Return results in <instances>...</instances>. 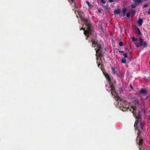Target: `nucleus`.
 <instances>
[{
  "mask_svg": "<svg viewBox=\"0 0 150 150\" xmlns=\"http://www.w3.org/2000/svg\"><path fill=\"white\" fill-rule=\"evenodd\" d=\"M149 65H150V61H149Z\"/></svg>",
  "mask_w": 150,
  "mask_h": 150,
  "instance_id": "nucleus-35",
  "label": "nucleus"
},
{
  "mask_svg": "<svg viewBox=\"0 0 150 150\" xmlns=\"http://www.w3.org/2000/svg\"><path fill=\"white\" fill-rule=\"evenodd\" d=\"M111 69L112 70V71L114 74H117V71H116L115 70V69L113 67H111Z\"/></svg>",
  "mask_w": 150,
  "mask_h": 150,
  "instance_id": "nucleus-11",
  "label": "nucleus"
},
{
  "mask_svg": "<svg viewBox=\"0 0 150 150\" xmlns=\"http://www.w3.org/2000/svg\"><path fill=\"white\" fill-rule=\"evenodd\" d=\"M143 142L144 140L142 138L140 137H137L136 142L139 145H141L143 144Z\"/></svg>",
  "mask_w": 150,
  "mask_h": 150,
  "instance_id": "nucleus-5",
  "label": "nucleus"
},
{
  "mask_svg": "<svg viewBox=\"0 0 150 150\" xmlns=\"http://www.w3.org/2000/svg\"><path fill=\"white\" fill-rule=\"evenodd\" d=\"M126 16L127 17H129L130 16V13L129 12H128L126 14Z\"/></svg>",
  "mask_w": 150,
  "mask_h": 150,
  "instance_id": "nucleus-27",
  "label": "nucleus"
},
{
  "mask_svg": "<svg viewBox=\"0 0 150 150\" xmlns=\"http://www.w3.org/2000/svg\"><path fill=\"white\" fill-rule=\"evenodd\" d=\"M139 44L137 42L134 43L136 46L137 47H138L139 46H143L144 47H146L148 46V44L146 41H144V39H142L141 37L139 38Z\"/></svg>",
  "mask_w": 150,
  "mask_h": 150,
  "instance_id": "nucleus-4",
  "label": "nucleus"
},
{
  "mask_svg": "<svg viewBox=\"0 0 150 150\" xmlns=\"http://www.w3.org/2000/svg\"><path fill=\"white\" fill-rule=\"evenodd\" d=\"M102 52L104 53V55H104V53H104H104L103 51H102ZM96 57H99V58H100V62H99V63L98 64V66L99 67L101 68V67H102V64L100 63V62H101V63H102V58H103V57H104V56L103 57H102L100 58V57H99V54H98V53H97V56H96Z\"/></svg>",
  "mask_w": 150,
  "mask_h": 150,
  "instance_id": "nucleus-6",
  "label": "nucleus"
},
{
  "mask_svg": "<svg viewBox=\"0 0 150 150\" xmlns=\"http://www.w3.org/2000/svg\"><path fill=\"white\" fill-rule=\"evenodd\" d=\"M136 33L138 35H141V33L139 30V29L138 28H137L136 29Z\"/></svg>",
  "mask_w": 150,
  "mask_h": 150,
  "instance_id": "nucleus-8",
  "label": "nucleus"
},
{
  "mask_svg": "<svg viewBox=\"0 0 150 150\" xmlns=\"http://www.w3.org/2000/svg\"><path fill=\"white\" fill-rule=\"evenodd\" d=\"M139 149H141V148L139 146Z\"/></svg>",
  "mask_w": 150,
  "mask_h": 150,
  "instance_id": "nucleus-34",
  "label": "nucleus"
},
{
  "mask_svg": "<svg viewBox=\"0 0 150 150\" xmlns=\"http://www.w3.org/2000/svg\"><path fill=\"white\" fill-rule=\"evenodd\" d=\"M148 6V5L146 4L144 5V7L145 8L147 7Z\"/></svg>",
  "mask_w": 150,
  "mask_h": 150,
  "instance_id": "nucleus-32",
  "label": "nucleus"
},
{
  "mask_svg": "<svg viewBox=\"0 0 150 150\" xmlns=\"http://www.w3.org/2000/svg\"><path fill=\"white\" fill-rule=\"evenodd\" d=\"M140 94H143L145 95L146 93V91L145 89L142 88L140 90Z\"/></svg>",
  "mask_w": 150,
  "mask_h": 150,
  "instance_id": "nucleus-10",
  "label": "nucleus"
},
{
  "mask_svg": "<svg viewBox=\"0 0 150 150\" xmlns=\"http://www.w3.org/2000/svg\"><path fill=\"white\" fill-rule=\"evenodd\" d=\"M121 11L120 9H115L114 11V13L115 14H117L119 13Z\"/></svg>",
  "mask_w": 150,
  "mask_h": 150,
  "instance_id": "nucleus-12",
  "label": "nucleus"
},
{
  "mask_svg": "<svg viewBox=\"0 0 150 150\" xmlns=\"http://www.w3.org/2000/svg\"><path fill=\"white\" fill-rule=\"evenodd\" d=\"M71 6H72V10L74 11L75 13H76L77 11H76V10H75V8H78L77 6L74 2L72 3Z\"/></svg>",
  "mask_w": 150,
  "mask_h": 150,
  "instance_id": "nucleus-7",
  "label": "nucleus"
},
{
  "mask_svg": "<svg viewBox=\"0 0 150 150\" xmlns=\"http://www.w3.org/2000/svg\"><path fill=\"white\" fill-rule=\"evenodd\" d=\"M134 1L137 4H140L142 2L141 0H134Z\"/></svg>",
  "mask_w": 150,
  "mask_h": 150,
  "instance_id": "nucleus-16",
  "label": "nucleus"
},
{
  "mask_svg": "<svg viewBox=\"0 0 150 150\" xmlns=\"http://www.w3.org/2000/svg\"><path fill=\"white\" fill-rule=\"evenodd\" d=\"M130 104V103H127L126 100L123 101L121 104L122 106L123 107L122 110L123 111H130L133 113L134 117L136 118L137 120L134 125V127L135 129L138 131L137 137H140L141 132L138 129L139 128L137 127V125L139 122V127L141 128V129L142 130L143 129V127L145 125V123L143 121L141 120L142 118L140 116L139 111H138V112H137L136 108L133 106H129V105Z\"/></svg>",
  "mask_w": 150,
  "mask_h": 150,
  "instance_id": "nucleus-2",
  "label": "nucleus"
},
{
  "mask_svg": "<svg viewBox=\"0 0 150 150\" xmlns=\"http://www.w3.org/2000/svg\"><path fill=\"white\" fill-rule=\"evenodd\" d=\"M106 79L108 80L110 85L106 86V90L108 92H110L112 95L114 97L115 99L117 100L120 99L117 93L115 90V85L116 81L112 77H110L109 74L105 73L104 74Z\"/></svg>",
  "mask_w": 150,
  "mask_h": 150,
  "instance_id": "nucleus-3",
  "label": "nucleus"
},
{
  "mask_svg": "<svg viewBox=\"0 0 150 150\" xmlns=\"http://www.w3.org/2000/svg\"><path fill=\"white\" fill-rule=\"evenodd\" d=\"M119 45L120 46H122L123 45V42L122 41L120 42L119 43Z\"/></svg>",
  "mask_w": 150,
  "mask_h": 150,
  "instance_id": "nucleus-23",
  "label": "nucleus"
},
{
  "mask_svg": "<svg viewBox=\"0 0 150 150\" xmlns=\"http://www.w3.org/2000/svg\"><path fill=\"white\" fill-rule=\"evenodd\" d=\"M121 62L122 63L125 64L126 62V59L125 58H122L121 60Z\"/></svg>",
  "mask_w": 150,
  "mask_h": 150,
  "instance_id": "nucleus-13",
  "label": "nucleus"
},
{
  "mask_svg": "<svg viewBox=\"0 0 150 150\" xmlns=\"http://www.w3.org/2000/svg\"><path fill=\"white\" fill-rule=\"evenodd\" d=\"M98 12H99L100 13H101V9H98Z\"/></svg>",
  "mask_w": 150,
  "mask_h": 150,
  "instance_id": "nucleus-30",
  "label": "nucleus"
},
{
  "mask_svg": "<svg viewBox=\"0 0 150 150\" xmlns=\"http://www.w3.org/2000/svg\"><path fill=\"white\" fill-rule=\"evenodd\" d=\"M143 22V20L141 18L139 19V20L137 22V23L140 26L142 25Z\"/></svg>",
  "mask_w": 150,
  "mask_h": 150,
  "instance_id": "nucleus-9",
  "label": "nucleus"
},
{
  "mask_svg": "<svg viewBox=\"0 0 150 150\" xmlns=\"http://www.w3.org/2000/svg\"><path fill=\"white\" fill-rule=\"evenodd\" d=\"M116 74L117 76H119L121 78L122 77H123V75L120 73V74H118L117 73V74Z\"/></svg>",
  "mask_w": 150,
  "mask_h": 150,
  "instance_id": "nucleus-21",
  "label": "nucleus"
},
{
  "mask_svg": "<svg viewBox=\"0 0 150 150\" xmlns=\"http://www.w3.org/2000/svg\"><path fill=\"white\" fill-rule=\"evenodd\" d=\"M119 92H120V93H122L123 92V91L122 88H120L119 89Z\"/></svg>",
  "mask_w": 150,
  "mask_h": 150,
  "instance_id": "nucleus-24",
  "label": "nucleus"
},
{
  "mask_svg": "<svg viewBox=\"0 0 150 150\" xmlns=\"http://www.w3.org/2000/svg\"><path fill=\"white\" fill-rule=\"evenodd\" d=\"M147 13L150 15V8L149 9Z\"/></svg>",
  "mask_w": 150,
  "mask_h": 150,
  "instance_id": "nucleus-29",
  "label": "nucleus"
},
{
  "mask_svg": "<svg viewBox=\"0 0 150 150\" xmlns=\"http://www.w3.org/2000/svg\"><path fill=\"white\" fill-rule=\"evenodd\" d=\"M80 18L84 22L86 26V30L85 29V28H82V29L84 30V34L87 36L86 39H87L88 38H89L90 35L91 34L93 35L91 40L92 42V47H96L95 49L96 52V55L97 56V53H98L100 57L101 58L103 57L104 56V53L102 52V50H103V49H102L101 45L100 43L96 42L95 40V39L97 37V35L96 32L92 30V25L90 23V21L88 18H83L82 16L80 17Z\"/></svg>",
  "mask_w": 150,
  "mask_h": 150,
  "instance_id": "nucleus-1",
  "label": "nucleus"
},
{
  "mask_svg": "<svg viewBox=\"0 0 150 150\" xmlns=\"http://www.w3.org/2000/svg\"><path fill=\"white\" fill-rule=\"evenodd\" d=\"M86 3L88 5L89 7L90 8H91L92 7V6H91V4L88 1H86Z\"/></svg>",
  "mask_w": 150,
  "mask_h": 150,
  "instance_id": "nucleus-17",
  "label": "nucleus"
},
{
  "mask_svg": "<svg viewBox=\"0 0 150 150\" xmlns=\"http://www.w3.org/2000/svg\"><path fill=\"white\" fill-rule=\"evenodd\" d=\"M137 6V4L136 3H134L133 4H132L131 6V7L133 8H134L136 7Z\"/></svg>",
  "mask_w": 150,
  "mask_h": 150,
  "instance_id": "nucleus-18",
  "label": "nucleus"
},
{
  "mask_svg": "<svg viewBox=\"0 0 150 150\" xmlns=\"http://www.w3.org/2000/svg\"><path fill=\"white\" fill-rule=\"evenodd\" d=\"M132 41H133V42H134V41H138V39L137 38H135L134 37H132L131 38Z\"/></svg>",
  "mask_w": 150,
  "mask_h": 150,
  "instance_id": "nucleus-19",
  "label": "nucleus"
},
{
  "mask_svg": "<svg viewBox=\"0 0 150 150\" xmlns=\"http://www.w3.org/2000/svg\"><path fill=\"white\" fill-rule=\"evenodd\" d=\"M131 12L132 13V16H133L136 13V11L134 9H132L131 10Z\"/></svg>",
  "mask_w": 150,
  "mask_h": 150,
  "instance_id": "nucleus-14",
  "label": "nucleus"
},
{
  "mask_svg": "<svg viewBox=\"0 0 150 150\" xmlns=\"http://www.w3.org/2000/svg\"><path fill=\"white\" fill-rule=\"evenodd\" d=\"M126 11H127L126 8L125 7L124 8H123V9L122 10V12H123V16H125V13H126Z\"/></svg>",
  "mask_w": 150,
  "mask_h": 150,
  "instance_id": "nucleus-15",
  "label": "nucleus"
},
{
  "mask_svg": "<svg viewBox=\"0 0 150 150\" xmlns=\"http://www.w3.org/2000/svg\"><path fill=\"white\" fill-rule=\"evenodd\" d=\"M109 1L110 2H112L114 1V0H109Z\"/></svg>",
  "mask_w": 150,
  "mask_h": 150,
  "instance_id": "nucleus-31",
  "label": "nucleus"
},
{
  "mask_svg": "<svg viewBox=\"0 0 150 150\" xmlns=\"http://www.w3.org/2000/svg\"><path fill=\"white\" fill-rule=\"evenodd\" d=\"M134 101L136 103V104H138L139 103V100L138 99H135L134 100Z\"/></svg>",
  "mask_w": 150,
  "mask_h": 150,
  "instance_id": "nucleus-20",
  "label": "nucleus"
},
{
  "mask_svg": "<svg viewBox=\"0 0 150 150\" xmlns=\"http://www.w3.org/2000/svg\"><path fill=\"white\" fill-rule=\"evenodd\" d=\"M123 55L125 58H127L128 57L127 53H124Z\"/></svg>",
  "mask_w": 150,
  "mask_h": 150,
  "instance_id": "nucleus-22",
  "label": "nucleus"
},
{
  "mask_svg": "<svg viewBox=\"0 0 150 150\" xmlns=\"http://www.w3.org/2000/svg\"><path fill=\"white\" fill-rule=\"evenodd\" d=\"M104 50L105 51H106V49L105 48L104 49Z\"/></svg>",
  "mask_w": 150,
  "mask_h": 150,
  "instance_id": "nucleus-36",
  "label": "nucleus"
},
{
  "mask_svg": "<svg viewBox=\"0 0 150 150\" xmlns=\"http://www.w3.org/2000/svg\"><path fill=\"white\" fill-rule=\"evenodd\" d=\"M130 88H132V89H133V88H132V86L131 85H130Z\"/></svg>",
  "mask_w": 150,
  "mask_h": 150,
  "instance_id": "nucleus-33",
  "label": "nucleus"
},
{
  "mask_svg": "<svg viewBox=\"0 0 150 150\" xmlns=\"http://www.w3.org/2000/svg\"><path fill=\"white\" fill-rule=\"evenodd\" d=\"M68 1L69 2H70L71 4L72 3H74V0H68Z\"/></svg>",
  "mask_w": 150,
  "mask_h": 150,
  "instance_id": "nucleus-26",
  "label": "nucleus"
},
{
  "mask_svg": "<svg viewBox=\"0 0 150 150\" xmlns=\"http://www.w3.org/2000/svg\"><path fill=\"white\" fill-rule=\"evenodd\" d=\"M118 52L120 53H123V54L124 53V51H121V50H118Z\"/></svg>",
  "mask_w": 150,
  "mask_h": 150,
  "instance_id": "nucleus-28",
  "label": "nucleus"
},
{
  "mask_svg": "<svg viewBox=\"0 0 150 150\" xmlns=\"http://www.w3.org/2000/svg\"><path fill=\"white\" fill-rule=\"evenodd\" d=\"M101 2L103 4H105V1L104 0H100Z\"/></svg>",
  "mask_w": 150,
  "mask_h": 150,
  "instance_id": "nucleus-25",
  "label": "nucleus"
}]
</instances>
